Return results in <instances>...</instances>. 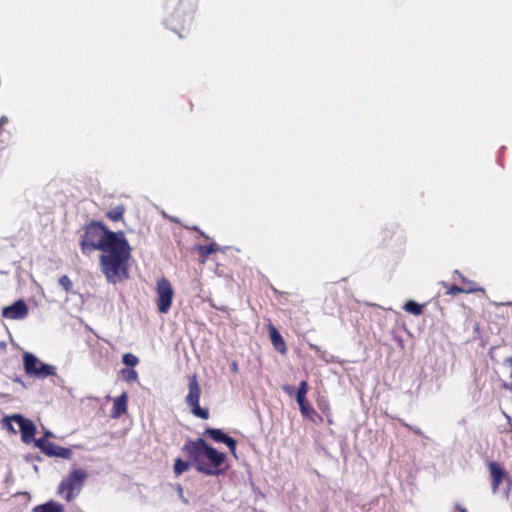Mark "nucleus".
I'll use <instances>...</instances> for the list:
<instances>
[{
	"mask_svg": "<svg viewBox=\"0 0 512 512\" xmlns=\"http://www.w3.org/2000/svg\"><path fill=\"white\" fill-rule=\"evenodd\" d=\"M124 212V206L119 205L108 211L106 215L112 221H119L120 219H122Z\"/></svg>",
	"mask_w": 512,
	"mask_h": 512,
	"instance_id": "15",
	"label": "nucleus"
},
{
	"mask_svg": "<svg viewBox=\"0 0 512 512\" xmlns=\"http://www.w3.org/2000/svg\"><path fill=\"white\" fill-rule=\"evenodd\" d=\"M460 512H466V509L465 508H461L460 506H457L456 507Z\"/></svg>",
	"mask_w": 512,
	"mask_h": 512,
	"instance_id": "30",
	"label": "nucleus"
},
{
	"mask_svg": "<svg viewBox=\"0 0 512 512\" xmlns=\"http://www.w3.org/2000/svg\"><path fill=\"white\" fill-rule=\"evenodd\" d=\"M23 364L26 374L37 378H46L56 375V368L41 362L35 355L26 352L23 356Z\"/></svg>",
	"mask_w": 512,
	"mask_h": 512,
	"instance_id": "4",
	"label": "nucleus"
},
{
	"mask_svg": "<svg viewBox=\"0 0 512 512\" xmlns=\"http://www.w3.org/2000/svg\"><path fill=\"white\" fill-rule=\"evenodd\" d=\"M405 311L413 314V315H420L422 313V306L414 301H408L404 305Z\"/></svg>",
	"mask_w": 512,
	"mask_h": 512,
	"instance_id": "17",
	"label": "nucleus"
},
{
	"mask_svg": "<svg viewBox=\"0 0 512 512\" xmlns=\"http://www.w3.org/2000/svg\"><path fill=\"white\" fill-rule=\"evenodd\" d=\"M232 369H234V370H236V369H237V365H236V363H233V365H232Z\"/></svg>",
	"mask_w": 512,
	"mask_h": 512,
	"instance_id": "31",
	"label": "nucleus"
},
{
	"mask_svg": "<svg viewBox=\"0 0 512 512\" xmlns=\"http://www.w3.org/2000/svg\"><path fill=\"white\" fill-rule=\"evenodd\" d=\"M8 122V118L6 116H2L0 118V126L6 124Z\"/></svg>",
	"mask_w": 512,
	"mask_h": 512,
	"instance_id": "27",
	"label": "nucleus"
},
{
	"mask_svg": "<svg viewBox=\"0 0 512 512\" xmlns=\"http://www.w3.org/2000/svg\"><path fill=\"white\" fill-rule=\"evenodd\" d=\"M183 451L198 472L209 476H217L222 473L221 465L224 463L226 455L208 445L204 439L188 441L184 445Z\"/></svg>",
	"mask_w": 512,
	"mask_h": 512,
	"instance_id": "2",
	"label": "nucleus"
},
{
	"mask_svg": "<svg viewBox=\"0 0 512 512\" xmlns=\"http://www.w3.org/2000/svg\"><path fill=\"white\" fill-rule=\"evenodd\" d=\"M8 420L13 421L18 424L20 431H21L22 440L24 443L29 444L32 441H34L36 427L32 421L24 418L23 416H21L19 414L10 416L8 418Z\"/></svg>",
	"mask_w": 512,
	"mask_h": 512,
	"instance_id": "7",
	"label": "nucleus"
},
{
	"mask_svg": "<svg viewBox=\"0 0 512 512\" xmlns=\"http://www.w3.org/2000/svg\"><path fill=\"white\" fill-rule=\"evenodd\" d=\"M10 430L13 431V433H16V430H14V428L11 426H10Z\"/></svg>",
	"mask_w": 512,
	"mask_h": 512,
	"instance_id": "33",
	"label": "nucleus"
},
{
	"mask_svg": "<svg viewBox=\"0 0 512 512\" xmlns=\"http://www.w3.org/2000/svg\"><path fill=\"white\" fill-rule=\"evenodd\" d=\"M199 253L203 256L210 255L218 250V247L215 243H211L208 246H199Z\"/></svg>",
	"mask_w": 512,
	"mask_h": 512,
	"instance_id": "19",
	"label": "nucleus"
},
{
	"mask_svg": "<svg viewBox=\"0 0 512 512\" xmlns=\"http://www.w3.org/2000/svg\"><path fill=\"white\" fill-rule=\"evenodd\" d=\"M122 373L124 374L125 380L128 382H134L138 378V374L134 369H126L123 370Z\"/></svg>",
	"mask_w": 512,
	"mask_h": 512,
	"instance_id": "23",
	"label": "nucleus"
},
{
	"mask_svg": "<svg viewBox=\"0 0 512 512\" xmlns=\"http://www.w3.org/2000/svg\"><path fill=\"white\" fill-rule=\"evenodd\" d=\"M127 403L128 395L126 392H123L119 397L114 399L111 417L118 419L125 414L127 411Z\"/></svg>",
	"mask_w": 512,
	"mask_h": 512,
	"instance_id": "12",
	"label": "nucleus"
},
{
	"mask_svg": "<svg viewBox=\"0 0 512 512\" xmlns=\"http://www.w3.org/2000/svg\"><path fill=\"white\" fill-rule=\"evenodd\" d=\"M507 305H512V303H511V302H508V303H507Z\"/></svg>",
	"mask_w": 512,
	"mask_h": 512,
	"instance_id": "35",
	"label": "nucleus"
},
{
	"mask_svg": "<svg viewBox=\"0 0 512 512\" xmlns=\"http://www.w3.org/2000/svg\"><path fill=\"white\" fill-rule=\"evenodd\" d=\"M205 435L209 436L215 442L225 443L228 446V448L230 449V451L233 454H235L236 444H237L236 441L233 438L224 434L220 429L207 428L205 430Z\"/></svg>",
	"mask_w": 512,
	"mask_h": 512,
	"instance_id": "9",
	"label": "nucleus"
},
{
	"mask_svg": "<svg viewBox=\"0 0 512 512\" xmlns=\"http://www.w3.org/2000/svg\"><path fill=\"white\" fill-rule=\"evenodd\" d=\"M80 247L84 254L93 250L103 252L100 265L108 282L117 283L128 277L127 262L131 248L123 232H112L103 224L92 222L85 228Z\"/></svg>",
	"mask_w": 512,
	"mask_h": 512,
	"instance_id": "1",
	"label": "nucleus"
},
{
	"mask_svg": "<svg viewBox=\"0 0 512 512\" xmlns=\"http://www.w3.org/2000/svg\"><path fill=\"white\" fill-rule=\"evenodd\" d=\"M57 445L52 442H49L48 445L44 448L43 452L48 456H54L57 450Z\"/></svg>",
	"mask_w": 512,
	"mask_h": 512,
	"instance_id": "24",
	"label": "nucleus"
},
{
	"mask_svg": "<svg viewBox=\"0 0 512 512\" xmlns=\"http://www.w3.org/2000/svg\"><path fill=\"white\" fill-rule=\"evenodd\" d=\"M2 316L11 320H22L28 315V306L23 300H18L2 309Z\"/></svg>",
	"mask_w": 512,
	"mask_h": 512,
	"instance_id": "8",
	"label": "nucleus"
},
{
	"mask_svg": "<svg viewBox=\"0 0 512 512\" xmlns=\"http://www.w3.org/2000/svg\"><path fill=\"white\" fill-rule=\"evenodd\" d=\"M284 390H285L286 392H288V393H291V392H292V390H293V388H292V387H289V386H285V387H284Z\"/></svg>",
	"mask_w": 512,
	"mask_h": 512,
	"instance_id": "28",
	"label": "nucleus"
},
{
	"mask_svg": "<svg viewBox=\"0 0 512 512\" xmlns=\"http://www.w3.org/2000/svg\"><path fill=\"white\" fill-rule=\"evenodd\" d=\"M10 430L13 431V433H16V430H14V428L11 426H10Z\"/></svg>",
	"mask_w": 512,
	"mask_h": 512,
	"instance_id": "32",
	"label": "nucleus"
},
{
	"mask_svg": "<svg viewBox=\"0 0 512 512\" xmlns=\"http://www.w3.org/2000/svg\"><path fill=\"white\" fill-rule=\"evenodd\" d=\"M10 430L13 431V433H16V430H14V428L11 426H10Z\"/></svg>",
	"mask_w": 512,
	"mask_h": 512,
	"instance_id": "34",
	"label": "nucleus"
},
{
	"mask_svg": "<svg viewBox=\"0 0 512 512\" xmlns=\"http://www.w3.org/2000/svg\"><path fill=\"white\" fill-rule=\"evenodd\" d=\"M88 474L85 470L80 468L73 469L63 480L58 487V494L64 495L67 501H71L81 491Z\"/></svg>",
	"mask_w": 512,
	"mask_h": 512,
	"instance_id": "3",
	"label": "nucleus"
},
{
	"mask_svg": "<svg viewBox=\"0 0 512 512\" xmlns=\"http://www.w3.org/2000/svg\"><path fill=\"white\" fill-rule=\"evenodd\" d=\"M34 442H35V446L43 451L44 448L48 445V443L50 441H48L46 438H39V439L35 440Z\"/></svg>",
	"mask_w": 512,
	"mask_h": 512,
	"instance_id": "25",
	"label": "nucleus"
},
{
	"mask_svg": "<svg viewBox=\"0 0 512 512\" xmlns=\"http://www.w3.org/2000/svg\"><path fill=\"white\" fill-rule=\"evenodd\" d=\"M308 391V385L306 381H302L299 385L296 400L300 407V411L303 415L309 416L311 413H314V410L311 406L306 402V394Z\"/></svg>",
	"mask_w": 512,
	"mask_h": 512,
	"instance_id": "11",
	"label": "nucleus"
},
{
	"mask_svg": "<svg viewBox=\"0 0 512 512\" xmlns=\"http://www.w3.org/2000/svg\"><path fill=\"white\" fill-rule=\"evenodd\" d=\"M488 467L492 478V492L495 494L503 479L507 476V473L498 462L492 461L489 463Z\"/></svg>",
	"mask_w": 512,
	"mask_h": 512,
	"instance_id": "10",
	"label": "nucleus"
},
{
	"mask_svg": "<svg viewBox=\"0 0 512 512\" xmlns=\"http://www.w3.org/2000/svg\"><path fill=\"white\" fill-rule=\"evenodd\" d=\"M190 465H192L191 461L186 462V461L181 460L180 458L176 459L175 463H174L175 474L176 475L182 474L183 472H185L189 469Z\"/></svg>",
	"mask_w": 512,
	"mask_h": 512,
	"instance_id": "16",
	"label": "nucleus"
},
{
	"mask_svg": "<svg viewBox=\"0 0 512 512\" xmlns=\"http://www.w3.org/2000/svg\"><path fill=\"white\" fill-rule=\"evenodd\" d=\"M157 307L159 312L167 313L171 307L174 290L170 282L166 278H161L157 281Z\"/></svg>",
	"mask_w": 512,
	"mask_h": 512,
	"instance_id": "6",
	"label": "nucleus"
},
{
	"mask_svg": "<svg viewBox=\"0 0 512 512\" xmlns=\"http://www.w3.org/2000/svg\"><path fill=\"white\" fill-rule=\"evenodd\" d=\"M58 283L66 292H70L72 290L73 284L68 276H61L58 280Z\"/></svg>",
	"mask_w": 512,
	"mask_h": 512,
	"instance_id": "21",
	"label": "nucleus"
},
{
	"mask_svg": "<svg viewBox=\"0 0 512 512\" xmlns=\"http://www.w3.org/2000/svg\"><path fill=\"white\" fill-rule=\"evenodd\" d=\"M269 334L271 342L275 349L279 351L281 354H285L287 351L285 341L281 334L279 333V331L271 324L269 325Z\"/></svg>",
	"mask_w": 512,
	"mask_h": 512,
	"instance_id": "13",
	"label": "nucleus"
},
{
	"mask_svg": "<svg viewBox=\"0 0 512 512\" xmlns=\"http://www.w3.org/2000/svg\"><path fill=\"white\" fill-rule=\"evenodd\" d=\"M52 436H53L52 432H50V431L45 432V438L52 437Z\"/></svg>",
	"mask_w": 512,
	"mask_h": 512,
	"instance_id": "29",
	"label": "nucleus"
},
{
	"mask_svg": "<svg viewBox=\"0 0 512 512\" xmlns=\"http://www.w3.org/2000/svg\"><path fill=\"white\" fill-rule=\"evenodd\" d=\"M54 456L69 459L72 456V451L69 448L58 446Z\"/></svg>",
	"mask_w": 512,
	"mask_h": 512,
	"instance_id": "22",
	"label": "nucleus"
},
{
	"mask_svg": "<svg viewBox=\"0 0 512 512\" xmlns=\"http://www.w3.org/2000/svg\"><path fill=\"white\" fill-rule=\"evenodd\" d=\"M122 362L126 366L134 367V366H136L138 364L139 360H138V358L135 355H133L131 353H126L122 357Z\"/></svg>",
	"mask_w": 512,
	"mask_h": 512,
	"instance_id": "18",
	"label": "nucleus"
},
{
	"mask_svg": "<svg viewBox=\"0 0 512 512\" xmlns=\"http://www.w3.org/2000/svg\"><path fill=\"white\" fill-rule=\"evenodd\" d=\"M476 291H483L482 288H462L458 286H452L449 293L450 294H456V293H473Z\"/></svg>",
	"mask_w": 512,
	"mask_h": 512,
	"instance_id": "20",
	"label": "nucleus"
},
{
	"mask_svg": "<svg viewBox=\"0 0 512 512\" xmlns=\"http://www.w3.org/2000/svg\"><path fill=\"white\" fill-rule=\"evenodd\" d=\"M201 394V388L198 383L196 375H192L189 378L188 394L185 398L186 404L191 407V412L196 417L201 419H208L209 412L207 409H203L199 405V399Z\"/></svg>",
	"mask_w": 512,
	"mask_h": 512,
	"instance_id": "5",
	"label": "nucleus"
},
{
	"mask_svg": "<svg viewBox=\"0 0 512 512\" xmlns=\"http://www.w3.org/2000/svg\"><path fill=\"white\" fill-rule=\"evenodd\" d=\"M63 510V505L51 500L44 504L35 506L32 512H63Z\"/></svg>",
	"mask_w": 512,
	"mask_h": 512,
	"instance_id": "14",
	"label": "nucleus"
},
{
	"mask_svg": "<svg viewBox=\"0 0 512 512\" xmlns=\"http://www.w3.org/2000/svg\"><path fill=\"white\" fill-rule=\"evenodd\" d=\"M462 281L465 283L463 288H478L474 282L469 281L464 277H462Z\"/></svg>",
	"mask_w": 512,
	"mask_h": 512,
	"instance_id": "26",
	"label": "nucleus"
}]
</instances>
